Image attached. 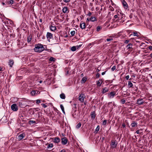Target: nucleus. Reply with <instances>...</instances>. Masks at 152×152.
Returning <instances> with one entry per match:
<instances>
[{
	"mask_svg": "<svg viewBox=\"0 0 152 152\" xmlns=\"http://www.w3.org/2000/svg\"><path fill=\"white\" fill-rule=\"evenodd\" d=\"M22 99L18 102V104L21 107H25L27 106V104L28 103L29 101L25 98H22Z\"/></svg>",
	"mask_w": 152,
	"mask_h": 152,
	"instance_id": "obj_1",
	"label": "nucleus"
},
{
	"mask_svg": "<svg viewBox=\"0 0 152 152\" xmlns=\"http://www.w3.org/2000/svg\"><path fill=\"white\" fill-rule=\"evenodd\" d=\"M45 49L42 45L38 44L35 45V48L34 49V50L36 52H40L43 51Z\"/></svg>",
	"mask_w": 152,
	"mask_h": 152,
	"instance_id": "obj_2",
	"label": "nucleus"
},
{
	"mask_svg": "<svg viewBox=\"0 0 152 152\" xmlns=\"http://www.w3.org/2000/svg\"><path fill=\"white\" fill-rule=\"evenodd\" d=\"M14 1L13 0H6L5 1L6 7H10L13 4Z\"/></svg>",
	"mask_w": 152,
	"mask_h": 152,
	"instance_id": "obj_3",
	"label": "nucleus"
},
{
	"mask_svg": "<svg viewBox=\"0 0 152 152\" xmlns=\"http://www.w3.org/2000/svg\"><path fill=\"white\" fill-rule=\"evenodd\" d=\"M85 96L83 94H81L79 97V100L81 102H83L84 101V99Z\"/></svg>",
	"mask_w": 152,
	"mask_h": 152,
	"instance_id": "obj_4",
	"label": "nucleus"
},
{
	"mask_svg": "<svg viewBox=\"0 0 152 152\" xmlns=\"http://www.w3.org/2000/svg\"><path fill=\"white\" fill-rule=\"evenodd\" d=\"M11 109L14 111H16L18 110V106L16 104H13L11 106Z\"/></svg>",
	"mask_w": 152,
	"mask_h": 152,
	"instance_id": "obj_5",
	"label": "nucleus"
},
{
	"mask_svg": "<svg viewBox=\"0 0 152 152\" xmlns=\"http://www.w3.org/2000/svg\"><path fill=\"white\" fill-rule=\"evenodd\" d=\"M115 94V91H112L108 94V96L110 99L114 97Z\"/></svg>",
	"mask_w": 152,
	"mask_h": 152,
	"instance_id": "obj_6",
	"label": "nucleus"
},
{
	"mask_svg": "<svg viewBox=\"0 0 152 152\" xmlns=\"http://www.w3.org/2000/svg\"><path fill=\"white\" fill-rule=\"evenodd\" d=\"M117 143L116 142L115 140H112L111 141V148H115L116 147Z\"/></svg>",
	"mask_w": 152,
	"mask_h": 152,
	"instance_id": "obj_7",
	"label": "nucleus"
},
{
	"mask_svg": "<svg viewBox=\"0 0 152 152\" xmlns=\"http://www.w3.org/2000/svg\"><path fill=\"white\" fill-rule=\"evenodd\" d=\"M61 143L63 145H66L68 141V140L67 139L66 137H64L63 138H62L61 139Z\"/></svg>",
	"mask_w": 152,
	"mask_h": 152,
	"instance_id": "obj_8",
	"label": "nucleus"
},
{
	"mask_svg": "<svg viewBox=\"0 0 152 152\" xmlns=\"http://www.w3.org/2000/svg\"><path fill=\"white\" fill-rule=\"evenodd\" d=\"M46 37L47 39L49 40V41L50 39H51L53 38V35L51 33L48 32L46 34Z\"/></svg>",
	"mask_w": 152,
	"mask_h": 152,
	"instance_id": "obj_9",
	"label": "nucleus"
},
{
	"mask_svg": "<svg viewBox=\"0 0 152 152\" xmlns=\"http://www.w3.org/2000/svg\"><path fill=\"white\" fill-rule=\"evenodd\" d=\"M40 92L37 90H33L31 93V94L32 96H35L39 94Z\"/></svg>",
	"mask_w": 152,
	"mask_h": 152,
	"instance_id": "obj_10",
	"label": "nucleus"
},
{
	"mask_svg": "<svg viewBox=\"0 0 152 152\" xmlns=\"http://www.w3.org/2000/svg\"><path fill=\"white\" fill-rule=\"evenodd\" d=\"M122 3L124 8L125 9H127L128 8V4L125 1V0H122Z\"/></svg>",
	"mask_w": 152,
	"mask_h": 152,
	"instance_id": "obj_11",
	"label": "nucleus"
},
{
	"mask_svg": "<svg viewBox=\"0 0 152 152\" xmlns=\"http://www.w3.org/2000/svg\"><path fill=\"white\" fill-rule=\"evenodd\" d=\"M144 103L143 100L142 99H137V104L138 105H141Z\"/></svg>",
	"mask_w": 152,
	"mask_h": 152,
	"instance_id": "obj_12",
	"label": "nucleus"
},
{
	"mask_svg": "<svg viewBox=\"0 0 152 152\" xmlns=\"http://www.w3.org/2000/svg\"><path fill=\"white\" fill-rule=\"evenodd\" d=\"M109 88L107 87H104L102 88V93L103 94L108 92L109 91Z\"/></svg>",
	"mask_w": 152,
	"mask_h": 152,
	"instance_id": "obj_13",
	"label": "nucleus"
},
{
	"mask_svg": "<svg viewBox=\"0 0 152 152\" xmlns=\"http://www.w3.org/2000/svg\"><path fill=\"white\" fill-rule=\"evenodd\" d=\"M25 136V134L24 133H22V134H20L18 136V139L20 140H22Z\"/></svg>",
	"mask_w": 152,
	"mask_h": 152,
	"instance_id": "obj_14",
	"label": "nucleus"
},
{
	"mask_svg": "<svg viewBox=\"0 0 152 152\" xmlns=\"http://www.w3.org/2000/svg\"><path fill=\"white\" fill-rule=\"evenodd\" d=\"M80 26L81 29H84L86 28L85 23L83 22H81L80 24Z\"/></svg>",
	"mask_w": 152,
	"mask_h": 152,
	"instance_id": "obj_15",
	"label": "nucleus"
},
{
	"mask_svg": "<svg viewBox=\"0 0 152 152\" xmlns=\"http://www.w3.org/2000/svg\"><path fill=\"white\" fill-rule=\"evenodd\" d=\"M114 18L115 19H116V18H118V19L121 20L122 18H123V17H121V15H119V14H118L117 15H115L114 16Z\"/></svg>",
	"mask_w": 152,
	"mask_h": 152,
	"instance_id": "obj_16",
	"label": "nucleus"
},
{
	"mask_svg": "<svg viewBox=\"0 0 152 152\" xmlns=\"http://www.w3.org/2000/svg\"><path fill=\"white\" fill-rule=\"evenodd\" d=\"M53 142L55 143H58L60 142V139L59 137H56L54 138Z\"/></svg>",
	"mask_w": 152,
	"mask_h": 152,
	"instance_id": "obj_17",
	"label": "nucleus"
},
{
	"mask_svg": "<svg viewBox=\"0 0 152 152\" xmlns=\"http://www.w3.org/2000/svg\"><path fill=\"white\" fill-rule=\"evenodd\" d=\"M131 126L132 127H134L135 126H137V123L135 122L134 121H133V122L131 124Z\"/></svg>",
	"mask_w": 152,
	"mask_h": 152,
	"instance_id": "obj_18",
	"label": "nucleus"
},
{
	"mask_svg": "<svg viewBox=\"0 0 152 152\" xmlns=\"http://www.w3.org/2000/svg\"><path fill=\"white\" fill-rule=\"evenodd\" d=\"M14 64V61L12 60H10L9 62V64L10 67H12Z\"/></svg>",
	"mask_w": 152,
	"mask_h": 152,
	"instance_id": "obj_19",
	"label": "nucleus"
},
{
	"mask_svg": "<svg viewBox=\"0 0 152 152\" xmlns=\"http://www.w3.org/2000/svg\"><path fill=\"white\" fill-rule=\"evenodd\" d=\"M50 29L52 31H55L56 29V27L55 26H51L50 27Z\"/></svg>",
	"mask_w": 152,
	"mask_h": 152,
	"instance_id": "obj_20",
	"label": "nucleus"
},
{
	"mask_svg": "<svg viewBox=\"0 0 152 152\" xmlns=\"http://www.w3.org/2000/svg\"><path fill=\"white\" fill-rule=\"evenodd\" d=\"M68 10V8L67 7H64L63 8L62 11L64 13H66Z\"/></svg>",
	"mask_w": 152,
	"mask_h": 152,
	"instance_id": "obj_21",
	"label": "nucleus"
},
{
	"mask_svg": "<svg viewBox=\"0 0 152 152\" xmlns=\"http://www.w3.org/2000/svg\"><path fill=\"white\" fill-rule=\"evenodd\" d=\"M89 19L92 22H94L96 20V18L94 17H91V18H89Z\"/></svg>",
	"mask_w": 152,
	"mask_h": 152,
	"instance_id": "obj_22",
	"label": "nucleus"
},
{
	"mask_svg": "<svg viewBox=\"0 0 152 152\" xmlns=\"http://www.w3.org/2000/svg\"><path fill=\"white\" fill-rule=\"evenodd\" d=\"M60 98L62 99H64L66 97L64 93L61 94L60 95Z\"/></svg>",
	"mask_w": 152,
	"mask_h": 152,
	"instance_id": "obj_23",
	"label": "nucleus"
},
{
	"mask_svg": "<svg viewBox=\"0 0 152 152\" xmlns=\"http://www.w3.org/2000/svg\"><path fill=\"white\" fill-rule=\"evenodd\" d=\"M133 85L131 81L128 82V86L129 88H131L132 87Z\"/></svg>",
	"mask_w": 152,
	"mask_h": 152,
	"instance_id": "obj_24",
	"label": "nucleus"
},
{
	"mask_svg": "<svg viewBox=\"0 0 152 152\" xmlns=\"http://www.w3.org/2000/svg\"><path fill=\"white\" fill-rule=\"evenodd\" d=\"M132 44L130 43L126 46V47L127 48V49H129L132 48Z\"/></svg>",
	"mask_w": 152,
	"mask_h": 152,
	"instance_id": "obj_25",
	"label": "nucleus"
},
{
	"mask_svg": "<svg viewBox=\"0 0 152 152\" xmlns=\"http://www.w3.org/2000/svg\"><path fill=\"white\" fill-rule=\"evenodd\" d=\"M91 115V118L92 119H94L96 117V114L95 113H92Z\"/></svg>",
	"mask_w": 152,
	"mask_h": 152,
	"instance_id": "obj_26",
	"label": "nucleus"
},
{
	"mask_svg": "<svg viewBox=\"0 0 152 152\" xmlns=\"http://www.w3.org/2000/svg\"><path fill=\"white\" fill-rule=\"evenodd\" d=\"M53 147V143H50L48 145L47 148L48 149L52 148Z\"/></svg>",
	"mask_w": 152,
	"mask_h": 152,
	"instance_id": "obj_27",
	"label": "nucleus"
},
{
	"mask_svg": "<svg viewBox=\"0 0 152 152\" xmlns=\"http://www.w3.org/2000/svg\"><path fill=\"white\" fill-rule=\"evenodd\" d=\"M131 35H132L134 36H136L137 37L139 36L137 32V31L133 32L131 34Z\"/></svg>",
	"mask_w": 152,
	"mask_h": 152,
	"instance_id": "obj_28",
	"label": "nucleus"
},
{
	"mask_svg": "<svg viewBox=\"0 0 152 152\" xmlns=\"http://www.w3.org/2000/svg\"><path fill=\"white\" fill-rule=\"evenodd\" d=\"M49 60L50 61L54 62L55 61L56 59L53 57H51L50 58Z\"/></svg>",
	"mask_w": 152,
	"mask_h": 152,
	"instance_id": "obj_29",
	"label": "nucleus"
},
{
	"mask_svg": "<svg viewBox=\"0 0 152 152\" xmlns=\"http://www.w3.org/2000/svg\"><path fill=\"white\" fill-rule=\"evenodd\" d=\"M60 107L63 113H64V114H65V112L64 110V108L63 106L61 104L60 105Z\"/></svg>",
	"mask_w": 152,
	"mask_h": 152,
	"instance_id": "obj_30",
	"label": "nucleus"
},
{
	"mask_svg": "<svg viewBox=\"0 0 152 152\" xmlns=\"http://www.w3.org/2000/svg\"><path fill=\"white\" fill-rule=\"evenodd\" d=\"M71 50L72 51H75L76 50V47L75 46H73L71 48Z\"/></svg>",
	"mask_w": 152,
	"mask_h": 152,
	"instance_id": "obj_31",
	"label": "nucleus"
},
{
	"mask_svg": "<svg viewBox=\"0 0 152 152\" xmlns=\"http://www.w3.org/2000/svg\"><path fill=\"white\" fill-rule=\"evenodd\" d=\"M102 83V81L101 80H99L97 82V84L98 86H100Z\"/></svg>",
	"mask_w": 152,
	"mask_h": 152,
	"instance_id": "obj_32",
	"label": "nucleus"
},
{
	"mask_svg": "<svg viewBox=\"0 0 152 152\" xmlns=\"http://www.w3.org/2000/svg\"><path fill=\"white\" fill-rule=\"evenodd\" d=\"M109 8H110V10L111 11H113L114 10V9L113 8V7L111 5H110L109 7Z\"/></svg>",
	"mask_w": 152,
	"mask_h": 152,
	"instance_id": "obj_33",
	"label": "nucleus"
},
{
	"mask_svg": "<svg viewBox=\"0 0 152 152\" xmlns=\"http://www.w3.org/2000/svg\"><path fill=\"white\" fill-rule=\"evenodd\" d=\"M109 38H107L106 39V40L107 42L110 41L111 40H113V39L112 38V37L111 36L109 37Z\"/></svg>",
	"mask_w": 152,
	"mask_h": 152,
	"instance_id": "obj_34",
	"label": "nucleus"
},
{
	"mask_svg": "<svg viewBox=\"0 0 152 152\" xmlns=\"http://www.w3.org/2000/svg\"><path fill=\"white\" fill-rule=\"evenodd\" d=\"M81 123L80 122L76 126V128L77 129H79V128H80L81 126Z\"/></svg>",
	"mask_w": 152,
	"mask_h": 152,
	"instance_id": "obj_35",
	"label": "nucleus"
},
{
	"mask_svg": "<svg viewBox=\"0 0 152 152\" xmlns=\"http://www.w3.org/2000/svg\"><path fill=\"white\" fill-rule=\"evenodd\" d=\"M31 37L29 36L28 37L27 42H31Z\"/></svg>",
	"mask_w": 152,
	"mask_h": 152,
	"instance_id": "obj_36",
	"label": "nucleus"
},
{
	"mask_svg": "<svg viewBox=\"0 0 152 152\" xmlns=\"http://www.w3.org/2000/svg\"><path fill=\"white\" fill-rule=\"evenodd\" d=\"M29 124H35L36 123V121H29Z\"/></svg>",
	"mask_w": 152,
	"mask_h": 152,
	"instance_id": "obj_37",
	"label": "nucleus"
},
{
	"mask_svg": "<svg viewBox=\"0 0 152 152\" xmlns=\"http://www.w3.org/2000/svg\"><path fill=\"white\" fill-rule=\"evenodd\" d=\"M111 4L113 7H115L116 5L113 3L112 0H110Z\"/></svg>",
	"mask_w": 152,
	"mask_h": 152,
	"instance_id": "obj_38",
	"label": "nucleus"
},
{
	"mask_svg": "<svg viewBox=\"0 0 152 152\" xmlns=\"http://www.w3.org/2000/svg\"><path fill=\"white\" fill-rule=\"evenodd\" d=\"M99 126H98L95 129V132H97L99 130Z\"/></svg>",
	"mask_w": 152,
	"mask_h": 152,
	"instance_id": "obj_39",
	"label": "nucleus"
},
{
	"mask_svg": "<svg viewBox=\"0 0 152 152\" xmlns=\"http://www.w3.org/2000/svg\"><path fill=\"white\" fill-rule=\"evenodd\" d=\"M121 102L122 104H124L126 102V100L124 98H123L121 100Z\"/></svg>",
	"mask_w": 152,
	"mask_h": 152,
	"instance_id": "obj_40",
	"label": "nucleus"
},
{
	"mask_svg": "<svg viewBox=\"0 0 152 152\" xmlns=\"http://www.w3.org/2000/svg\"><path fill=\"white\" fill-rule=\"evenodd\" d=\"M75 33V31H71L70 32V34L72 36L74 35Z\"/></svg>",
	"mask_w": 152,
	"mask_h": 152,
	"instance_id": "obj_41",
	"label": "nucleus"
},
{
	"mask_svg": "<svg viewBox=\"0 0 152 152\" xmlns=\"http://www.w3.org/2000/svg\"><path fill=\"white\" fill-rule=\"evenodd\" d=\"M116 67L115 66H113L111 68V70L112 71H114Z\"/></svg>",
	"mask_w": 152,
	"mask_h": 152,
	"instance_id": "obj_42",
	"label": "nucleus"
},
{
	"mask_svg": "<svg viewBox=\"0 0 152 152\" xmlns=\"http://www.w3.org/2000/svg\"><path fill=\"white\" fill-rule=\"evenodd\" d=\"M101 28L100 26H98L97 27V28H96V31H99L100 30Z\"/></svg>",
	"mask_w": 152,
	"mask_h": 152,
	"instance_id": "obj_43",
	"label": "nucleus"
},
{
	"mask_svg": "<svg viewBox=\"0 0 152 152\" xmlns=\"http://www.w3.org/2000/svg\"><path fill=\"white\" fill-rule=\"evenodd\" d=\"M41 105L44 108H46L47 107V105H46L45 104H41Z\"/></svg>",
	"mask_w": 152,
	"mask_h": 152,
	"instance_id": "obj_44",
	"label": "nucleus"
},
{
	"mask_svg": "<svg viewBox=\"0 0 152 152\" xmlns=\"http://www.w3.org/2000/svg\"><path fill=\"white\" fill-rule=\"evenodd\" d=\"M107 124V121L106 120H104L103 121L102 124L103 125H105Z\"/></svg>",
	"mask_w": 152,
	"mask_h": 152,
	"instance_id": "obj_45",
	"label": "nucleus"
},
{
	"mask_svg": "<svg viewBox=\"0 0 152 152\" xmlns=\"http://www.w3.org/2000/svg\"><path fill=\"white\" fill-rule=\"evenodd\" d=\"M82 46V45H77L76 46H75V47H76V49H78L80 48Z\"/></svg>",
	"mask_w": 152,
	"mask_h": 152,
	"instance_id": "obj_46",
	"label": "nucleus"
},
{
	"mask_svg": "<svg viewBox=\"0 0 152 152\" xmlns=\"http://www.w3.org/2000/svg\"><path fill=\"white\" fill-rule=\"evenodd\" d=\"M37 104H39L41 102V100L39 99H37L36 101Z\"/></svg>",
	"mask_w": 152,
	"mask_h": 152,
	"instance_id": "obj_47",
	"label": "nucleus"
},
{
	"mask_svg": "<svg viewBox=\"0 0 152 152\" xmlns=\"http://www.w3.org/2000/svg\"><path fill=\"white\" fill-rule=\"evenodd\" d=\"M129 42V40H126L124 41V43L126 44H127Z\"/></svg>",
	"mask_w": 152,
	"mask_h": 152,
	"instance_id": "obj_48",
	"label": "nucleus"
},
{
	"mask_svg": "<svg viewBox=\"0 0 152 152\" xmlns=\"http://www.w3.org/2000/svg\"><path fill=\"white\" fill-rule=\"evenodd\" d=\"M70 1V0H63L66 3L69 2Z\"/></svg>",
	"mask_w": 152,
	"mask_h": 152,
	"instance_id": "obj_49",
	"label": "nucleus"
},
{
	"mask_svg": "<svg viewBox=\"0 0 152 152\" xmlns=\"http://www.w3.org/2000/svg\"><path fill=\"white\" fill-rule=\"evenodd\" d=\"M133 16V15L132 13L130 14L129 15V17L130 18H132Z\"/></svg>",
	"mask_w": 152,
	"mask_h": 152,
	"instance_id": "obj_50",
	"label": "nucleus"
},
{
	"mask_svg": "<svg viewBox=\"0 0 152 152\" xmlns=\"http://www.w3.org/2000/svg\"><path fill=\"white\" fill-rule=\"evenodd\" d=\"M140 130H138L136 131V132L137 134H140Z\"/></svg>",
	"mask_w": 152,
	"mask_h": 152,
	"instance_id": "obj_51",
	"label": "nucleus"
},
{
	"mask_svg": "<svg viewBox=\"0 0 152 152\" xmlns=\"http://www.w3.org/2000/svg\"><path fill=\"white\" fill-rule=\"evenodd\" d=\"M100 76V74L99 73H97L96 76V77L97 78H99Z\"/></svg>",
	"mask_w": 152,
	"mask_h": 152,
	"instance_id": "obj_52",
	"label": "nucleus"
},
{
	"mask_svg": "<svg viewBox=\"0 0 152 152\" xmlns=\"http://www.w3.org/2000/svg\"><path fill=\"white\" fill-rule=\"evenodd\" d=\"M125 78L126 80H128L129 78V76L128 75L125 77Z\"/></svg>",
	"mask_w": 152,
	"mask_h": 152,
	"instance_id": "obj_53",
	"label": "nucleus"
},
{
	"mask_svg": "<svg viewBox=\"0 0 152 152\" xmlns=\"http://www.w3.org/2000/svg\"><path fill=\"white\" fill-rule=\"evenodd\" d=\"M23 116L22 115H20V118L19 119H21V120H22L23 119Z\"/></svg>",
	"mask_w": 152,
	"mask_h": 152,
	"instance_id": "obj_54",
	"label": "nucleus"
},
{
	"mask_svg": "<svg viewBox=\"0 0 152 152\" xmlns=\"http://www.w3.org/2000/svg\"><path fill=\"white\" fill-rule=\"evenodd\" d=\"M149 49L150 50H152V46H150L148 47Z\"/></svg>",
	"mask_w": 152,
	"mask_h": 152,
	"instance_id": "obj_55",
	"label": "nucleus"
},
{
	"mask_svg": "<svg viewBox=\"0 0 152 152\" xmlns=\"http://www.w3.org/2000/svg\"><path fill=\"white\" fill-rule=\"evenodd\" d=\"M87 15L89 16H90L91 15V12H89Z\"/></svg>",
	"mask_w": 152,
	"mask_h": 152,
	"instance_id": "obj_56",
	"label": "nucleus"
},
{
	"mask_svg": "<svg viewBox=\"0 0 152 152\" xmlns=\"http://www.w3.org/2000/svg\"><path fill=\"white\" fill-rule=\"evenodd\" d=\"M122 126L123 128H125L126 126V125H125V124L123 123L122 125Z\"/></svg>",
	"mask_w": 152,
	"mask_h": 152,
	"instance_id": "obj_57",
	"label": "nucleus"
},
{
	"mask_svg": "<svg viewBox=\"0 0 152 152\" xmlns=\"http://www.w3.org/2000/svg\"><path fill=\"white\" fill-rule=\"evenodd\" d=\"M65 149H63L60 152H65Z\"/></svg>",
	"mask_w": 152,
	"mask_h": 152,
	"instance_id": "obj_58",
	"label": "nucleus"
},
{
	"mask_svg": "<svg viewBox=\"0 0 152 152\" xmlns=\"http://www.w3.org/2000/svg\"><path fill=\"white\" fill-rule=\"evenodd\" d=\"M140 134H141L143 132H142L143 130L142 129H140Z\"/></svg>",
	"mask_w": 152,
	"mask_h": 152,
	"instance_id": "obj_59",
	"label": "nucleus"
},
{
	"mask_svg": "<svg viewBox=\"0 0 152 152\" xmlns=\"http://www.w3.org/2000/svg\"><path fill=\"white\" fill-rule=\"evenodd\" d=\"M105 72H106V71L102 72V75H104L105 74Z\"/></svg>",
	"mask_w": 152,
	"mask_h": 152,
	"instance_id": "obj_60",
	"label": "nucleus"
},
{
	"mask_svg": "<svg viewBox=\"0 0 152 152\" xmlns=\"http://www.w3.org/2000/svg\"><path fill=\"white\" fill-rule=\"evenodd\" d=\"M149 57L151 58H152V53L150 55Z\"/></svg>",
	"mask_w": 152,
	"mask_h": 152,
	"instance_id": "obj_61",
	"label": "nucleus"
},
{
	"mask_svg": "<svg viewBox=\"0 0 152 152\" xmlns=\"http://www.w3.org/2000/svg\"><path fill=\"white\" fill-rule=\"evenodd\" d=\"M2 4L3 5H6V4H5V2L4 3V2H2Z\"/></svg>",
	"mask_w": 152,
	"mask_h": 152,
	"instance_id": "obj_62",
	"label": "nucleus"
},
{
	"mask_svg": "<svg viewBox=\"0 0 152 152\" xmlns=\"http://www.w3.org/2000/svg\"><path fill=\"white\" fill-rule=\"evenodd\" d=\"M82 80L83 81H84V82L86 81V80L84 79V78H83Z\"/></svg>",
	"mask_w": 152,
	"mask_h": 152,
	"instance_id": "obj_63",
	"label": "nucleus"
},
{
	"mask_svg": "<svg viewBox=\"0 0 152 152\" xmlns=\"http://www.w3.org/2000/svg\"><path fill=\"white\" fill-rule=\"evenodd\" d=\"M76 111V109H75H75H74L72 111V112H75Z\"/></svg>",
	"mask_w": 152,
	"mask_h": 152,
	"instance_id": "obj_64",
	"label": "nucleus"
}]
</instances>
